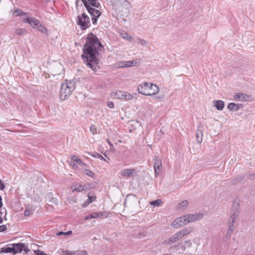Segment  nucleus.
I'll return each mask as SVG.
<instances>
[{"label": "nucleus", "instance_id": "nucleus-1", "mask_svg": "<svg viewBox=\"0 0 255 255\" xmlns=\"http://www.w3.org/2000/svg\"><path fill=\"white\" fill-rule=\"evenodd\" d=\"M103 48L102 44L97 37L92 33H89L86 38V42L84 46V54L82 57L86 59L87 66L94 72L100 68L99 61L98 59L99 51Z\"/></svg>", "mask_w": 255, "mask_h": 255}, {"label": "nucleus", "instance_id": "nucleus-2", "mask_svg": "<svg viewBox=\"0 0 255 255\" xmlns=\"http://www.w3.org/2000/svg\"><path fill=\"white\" fill-rule=\"evenodd\" d=\"M137 91L143 95L152 96L158 93L159 88L155 84L143 82L138 86Z\"/></svg>", "mask_w": 255, "mask_h": 255}, {"label": "nucleus", "instance_id": "nucleus-3", "mask_svg": "<svg viewBox=\"0 0 255 255\" xmlns=\"http://www.w3.org/2000/svg\"><path fill=\"white\" fill-rule=\"evenodd\" d=\"M75 82L66 80V83L62 84L60 91V98L65 100L68 98L75 88Z\"/></svg>", "mask_w": 255, "mask_h": 255}, {"label": "nucleus", "instance_id": "nucleus-4", "mask_svg": "<svg viewBox=\"0 0 255 255\" xmlns=\"http://www.w3.org/2000/svg\"><path fill=\"white\" fill-rule=\"evenodd\" d=\"M76 23L82 30H86L91 25L89 17L85 13H82L77 16Z\"/></svg>", "mask_w": 255, "mask_h": 255}, {"label": "nucleus", "instance_id": "nucleus-5", "mask_svg": "<svg viewBox=\"0 0 255 255\" xmlns=\"http://www.w3.org/2000/svg\"><path fill=\"white\" fill-rule=\"evenodd\" d=\"M11 246L13 247V254L21 253L22 251L26 254L30 252L27 245L24 243L12 244Z\"/></svg>", "mask_w": 255, "mask_h": 255}, {"label": "nucleus", "instance_id": "nucleus-6", "mask_svg": "<svg viewBox=\"0 0 255 255\" xmlns=\"http://www.w3.org/2000/svg\"><path fill=\"white\" fill-rule=\"evenodd\" d=\"M186 215L175 219L171 223V226L174 228L183 227L188 224Z\"/></svg>", "mask_w": 255, "mask_h": 255}, {"label": "nucleus", "instance_id": "nucleus-7", "mask_svg": "<svg viewBox=\"0 0 255 255\" xmlns=\"http://www.w3.org/2000/svg\"><path fill=\"white\" fill-rule=\"evenodd\" d=\"M87 10L92 16L93 23L94 24H96L98 18L101 15V12L96 8L91 7V6L87 8Z\"/></svg>", "mask_w": 255, "mask_h": 255}, {"label": "nucleus", "instance_id": "nucleus-8", "mask_svg": "<svg viewBox=\"0 0 255 255\" xmlns=\"http://www.w3.org/2000/svg\"><path fill=\"white\" fill-rule=\"evenodd\" d=\"M154 170L155 176H157L161 171L162 162L158 156H155L153 158Z\"/></svg>", "mask_w": 255, "mask_h": 255}, {"label": "nucleus", "instance_id": "nucleus-9", "mask_svg": "<svg viewBox=\"0 0 255 255\" xmlns=\"http://www.w3.org/2000/svg\"><path fill=\"white\" fill-rule=\"evenodd\" d=\"M181 238H182L178 231L167 239L165 240L163 242V244L164 245L172 244L177 242Z\"/></svg>", "mask_w": 255, "mask_h": 255}, {"label": "nucleus", "instance_id": "nucleus-10", "mask_svg": "<svg viewBox=\"0 0 255 255\" xmlns=\"http://www.w3.org/2000/svg\"><path fill=\"white\" fill-rule=\"evenodd\" d=\"M102 217L107 218L108 217V213L106 212H94L85 218V220H88L92 219H98Z\"/></svg>", "mask_w": 255, "mask_h": 255}, {"label": "nucleus", "instance_id": "nucleus-11", "mask_svg": "<svg viewBox=\"0 0 255 255\" xmlns=\"http://www.w3.org/2000/svg\"><path fill=\"white\" fill-rule=\"evenodd\" d=\"M234 99L239 101H250L251 96L248 94L242 93H236L234 95Z\"/></svg>", "mask_w": 255, "mask_h": 255}, {"label": "nucleus", "instance_id": "nucleus-12", "mask_svg": "<svg viewBox=\"0 0 255 255\" xmlns=\"http://www.w3.org/2000/svg\"><path fill=\"white\" fill-rule=\"evenodd\" d=\"M187 222H193L201 220L203 217V214L200 213H196L194 214H186V215Z\"/></svg>", "mask_w": 255, "mask_h": 255}, {"label": "nucleus", "instance_id": "nucleus-13", "mask_svg": "<svg viewBox=\"0 0 255 255\" xmlns=\"http://www.w3.org/2000/svg\"><path fill=\"white\" fill-rule=\"evenodd\" d=\"M22 21L25 23H29L34 28H36L40 24L39 20L34 17H27L24 18Z\"/></svg>", "mask_w": 255, "mask_h": 255}, {"label": "nucleus", "instance_id": "nucleus-14", "mask_svg": "<svg viewBox=\"0 0 255 255\" xmlns=\"http://www.w3.org/2000/svg\"><path fill=\"white\" fill-rule=\"evenodd\" d=\"M136 171L134 169H126L121 171L119 174L126 178H128L135 175Z\"/></svg>", "mask_w": 255, "mask_h": 255}, {"label": "nucleus", "instance_id": "nucleus-15", "mask_svg": "<svg viewBox=\"0 0 255 255\" xmlns=\"http://www.w3.org/2000/svg\"><path fill=\"white\" fill-rule=\"evenodd\" d=\"M71 189L74 192L75 191L82 192L84 190H88L90 189V188L88 187L86 185H84L79 183H74L71 185Z\"/></svg>", "mask_w": 255, "mask_h": 255}, {"label": "nucleus", "instance_id": "nucleus-16", "mask_svg": "<svg viewBox=\"0 0 255 255\" xmlns=\"http://www.w3.org/2000/svg\"><path fill=\"white\" fill-rule=\"evenodd\" d=\"M116 96L118 99L126 100H130L133 98L132 96L126 92L119 91L116 92Z\"/></svg>", "mask_w": 255, "mask_h": 255}, {"label": "nucleus", "instance_id": "nucleus-17", "mask_svg": "<svg viewBox=\"0 0 255 255\" xmlns=\"http://www.w3.org/2000/svg\"><path fill=\"white\" fill-rule=\"evenodd\" d=\"M139 63L136 61H126L119 63V67L120 68L131 67L137 65Z\"/></svg>", "mask_w": 255, "mask_h": 255}, {"label": "nucleus", "instance_id": "nucleus-18", "mask_svg": "<svg viewBox=\"0 0 255 255\" xmlns=\"http://www.w3.org/2000/svg\"><path fill=\"white\" fill-rule=\"evenodd\" d=\"M193 227H187L184 228L182 230L179 231L182 238L192 233L194 230Z\"/></svg>", "mask_w": 255, "mask_h": 255}, {"label": "nucleus", "instance_id": "nucleus-19", "mask_svg": "<svg viewBox=\"0 0 255 255\" xmlns=\"http://www.w3.org/2000/svg\"><path fill=\"white\" fill-rule=\"evenodd\" d=\"M214 106L218 110L222 111L224 108L225 104L221 100H214L213 102Z\"/></svg>", "mask_w": 255, "mask_h": 255}, {"label": "nucleus", "instance_id": "nucleus-20", "mask_svg": "<svg viewBox=\"0 0 255 255\" xmlns=\"http://www.w3.org/2000/svg\"><path fill=\"white\" fill-rule=\"evenodd\" d=\"M239 217V212L238 211H235L231 215L229 222L230 223L234 224L236 220H237L238 219Z\"/></svg>", "mask_w": 255, "mask_h": 255}, {"label": "nucleus", "instance_id": "nucleus-21", "mask_svg": "<svg viewBox=\"0 0 255 255\" xmlns=\"http://www.w3.org/2000/svg\"><path fill=\"white\" fill-rule=\"evenodd\" d=\"M241 107V104L231 103L228 105V109L231 111H238Z\"/></svg>", "mask_w": 255, "mask_h": 255}, {"label": "nucleus", "instance_id": "nucleus-22", "mask_svg": "<svg viewBox=\"0 0 255 255\" xmlns=\"http://www.w3.org/2000/svg\"><path fill=\"white\" fill-rule=\"evenodd\" d=\"M1 252L4 253H13V247L11 246V244L8 245L1 248Z\"/></svg>", "mask_w": 255, "mask_h": 255}, {"label": "nucleus", "instance_id": "nucleus-23", "mask_svg": "<svg viewBox=\"0 0 255 255\" xmlns=\"http://www.w3.org/2000/svg\"><path fill=\"white\" fill-rule=\"evenodd\" d=\"M188 202L187 200H183L180 202L178 205L177 208L178 210H184L188 206Z\"/></svg>", "mask_w": 255, "mask_h": 255}, {"label": "nucleus", "instance_id": "nucleus-24", "mask_svg": "<svg viewBox=\"0 0 255 255\" xmlns=\"http://www.w3.org/2000/svg\"><path fill=\"white\" fill-rule=\"evenodd\" d=\"M88 199L87 200V201L85 203H84L83 205V207H86L87 205L91 203L92 202L95 201L96 199V196L91 194V193H89L88 195Z\"/></svg>", "mask_w": 255, "mask_h": 255}, {"label": "nucleus", "instance_id": "nucleus-25", "mask_svg": "<svg viewBox=\"0 0 255 255\" xmlns=\"http://www.w3.org/2000/svg\"><path fill=\"white\" fill-rule=\"evenodd\" d=\"M120 35L123 39H126L128 41H132L133 40L132 37L125 31L121 32Z\"/></svg>", "mask_w": 255, "mask_h": 255}, {"label": "nucleus", "instance_id": "nucleus-26", "mask_svg": "<svg viewBox=\"0 0 255 255\" xmlns=\"http://www.w3.org/2000/svg\"><path fill=\"white\" fill-rule=\"evenodd\" d=\"M86 251H77L75 252H68L67 255H87Z\"/></svg>", "mask_w": 255, "mask_h": 255}, {"label": "nucleus", "instance_id": "nucleus-27", "mask_svg": "<svg viewBox=\"0 0 255 255\" xmlns=\"http://www.w3.org/2000/svg\"><path fill=\"white\" fill-rule=\"evenodd\" d=\"M89 4L95 7H99L100 6V3L97 1V0H87Z\"/></svg>", "mask_w": 255, "mask_h": 255}, {"label": "nucleus", "instance_id": "nucleus-28", "mask_svg": "<svg viewBox=\"0 0 255 255\" xmlns=\"http://www.w3.org/2000/svg\"><path fill=\"white\" fill-rule=\"evenodd\" d=\"M91 155L92 156H93V157H94L95 158H98V159H99L100 160H102L106 161V159L102 155H101L100 154H99V153L94 152L93 154H91Z\"/></svg>", "mask_w": 255, "mask_h": 255}, {"label": "nucleus", "instance_id": "nucleus-29", "mask_svg": "<svg viewBox=\"0 0 255 255\" xmlns=\"http://www.w3.org/2000/svg\"><path fill=\"white\" fill-rule=\"evenodd\" d=\"M162 201L160 199H157L150 202V205H153L154 207H159L161 205Z\"/></svg>", "mask_w": 255, "mask_h": 255}, {"label": "nucleus", "instance_id": "nucleus-30", "mask_svg": "<svg viewBox=\"0 0 255 255\" xmlns=\"http://www.w3.org/2000/svg\"><path fill=\"white\" fill-rule=\"evenodd\" d=\"M39 31L41 32L45 33L47 31L46 28L43 25L40 24L39 26L36 28Z\"/></svg>", "mask_w": 255, "mask_h": 255}, {"label": "nucleus", "instance_id": "nucleus-31", "mask_svg": "<svg viewBox=\"0 0 255 255\" xmlns=\"http://www.w3.org/2000/svg\"><path fill=\"white\" fill-rule=\"evenodd\" d=\"M72 159L80 165H83L84 164L83 162L81 161V160L80 158H78L76 156H73L72 157Z\"/></svg>", "mask_w": 255, "mask_h": 255}, {"label": "nucleus", "instance_id": "nucleus-32", "mask_svg": "<svg viewBox=\"0 0 255 255\" xmlns=\"http://www.w3.org/2000/svg\"><path fill=\"white\" fill-rule=\"evenodd\" d=\"M25 30L22 28H18L16 29L15 33L17 35H24L25 34Z\"/></svg>", "mask_w": 255, "mask_h": 255}, {"label": "nucleus", "instance_id": "nucleus-33", "mask_svg": "<svg viewBox=\"0 0 255 255\" xmlns=\"http://www.w3.org/2000/svg\"><path fill=\"white\" fill-rule=\"evenodd\" d=\"M137 40H138L137 43L142 46H145L147 44L146 41L143 39H141L140 38H137Z\"/></svg>", "mask_w": 255, "mask_h": 255}, {"label": "nucleus", "instance_id": "nucleus-34", "mask_svg": "<svg viewBox=\"0 0 255 255\" xmlns=\"http://www.w3.org/2000/svg\"><path fill=\"white\" fill-rule=\"evenodd\" d=\"M90 131L93 134H95L97 133V128L95 127V126H94V125H92L91 126H90Z\"/></svg>", "mask_w": 255, "mask_h": 255}, {"label": "nucleus", "instance_id": "nucleus-35", "mask_svg": "<svg viewBox=\"0 0 255 255\" xmlns=\"http://www.w3.org/2000/svg\"><path fill=\"white\" fill-rule=\"evenodd\" d=\"M72 232L71 231H68L67 232H59L56 234L57 236H61L62 235H70L72 234Z\"/></svg>", "mask_w": 255, "mask_h": 255}, {"label": "nucleus", "instance_id": "nucleus-36", "mask_svg": "<svg viewBox=\"0 0 255 255\" xmlns=\"http://www.w3.org/2000/svg\"><path fill=\"white\" fill-rule=\"evenodd\" d=\"M32 212L29 209V208L27 207L24 211V215L25 216H28L32 214Z\"/></svg>", "mask_w": 255, "mask_h": 255}, {"label": "nucleus", "instance_id": "nucleus-37", "mask_svg": "<svg viewBox=\"0 0 255 255\" xmlns=\"http://www.w3.org/2000/svg\"><path fill=\"white\" fill-rule=\"evenodd\" d=\"M107 106L110 109H113L114 108V104L113 102L111 101L108 102Z\"/></svg>", "mask_w": 255, "mask_h": 255}, {"label": "nucleus", "instance_id": "nucleus-38", "mask_svg": "<svg viewBox=\"0 0 255 255\" xmlns=\"http://www.w3.org/2000/svg\"><path fill=\"white\" fill-rule=\"evenodd\" d=\"M15 12L17 13L16 15H25L26 13L22 12L21 10L17 9L15 11Z\"/></svg>", "mask_w": 255, "mask_h": 255}, {"label": "nucleus", "instance_id": "nucleus-39", "mask_svg": "<svg viewBox=\"0 0 255 255\" xmlns=\"http://www.w3.org/2000/svg\"><path fill=\"white\" fill-rule=\"evenodd\" d=\"M235 229V226L234 225V224L230 223L229 222V229L230 231H233Z\"/></svg>", "mask_w": 255, "mask_h": 255}, {"label": "nucleus", "instance_id": "nucleus-40", "mask_svg": "<svg viewBox=\"0 0 255 255\" xmlns=\"http://www.w3.org/2000/svg\"><path fill=\"white\" fill-rule=\"evenodd\" d=\"M82 1L85 6L86 7V9L88 8L90 5L89 4L88 1L87 0H82Z\"/></svg>", "mask_w": 255, "mask_h": 255}, {"label": "nucleus", "instance_id": "nucleus-41", "mask_svg": "<svg viewBox=\"0 0 255 255\" xmlns=\"http://www.w3.org/2000/svg\"><path fill=\"white\" fill-rule=\"evenodd\" d=\"M6 229H7V227L5 225H3L0 226V232L5 231H6Z\"/></svg>", "mask_w": 255, "mask_h": 255}, {"label": "nucleus", "instance_id": "nucleus-42", "mask_svg": "<svg viewBox=\"0 0 255 255\" xmlns=\"http://www.w3.org/2000/svg\"><path fill=\"white\" fill-rule=\"evenodd\" d=\"M5 187L4 184L0 179V190H3Z\"/></svg>", "mask_w": 255, "mask_h": 255}, {"label": "nucleus", "instance_id": "nucleus-43", "mask_svg": "<svg viewBox=\"0 0 255 255\" xmlns=\"http://www.w3.org/2000/svg\"><path fill=\"white\" fill-rule=\"evenodd\" d=\"M85 173L86 175H87L89 176H92V174H93L92 172L90 170H86Z\"/></svg>", "mask_w": 255, "mask_h": 255}, {"label": "nucleus", "instance_id": "nucleus-44", "mask_svg": "<svg viewBox=\"0 0 255 255\" xmlns=\"http://www.w3.org/2000/svg\"><path fill=\"white\" fill-rule=\"evenodd\" d=\"M232 232H233V231L228 230L227 234H226L227 237H230L231 235L232 234Z\"/></svg>", "mask_w": 255, "mask_h": 255}, {"label": "nucleus", "instance_id": "nucleus-45", "mask_svg": "<svg viewBox=\"0 0 255 255\" xmlns=\"http://www.w3.org/2000/svg\"><path fill=\"white\" fill-rule=\"evenodd\" d=\"M248 177L251 179L255 178V174H249L248 175Z\"/></svg>", "mask_w": 255, "mask_h": 255}, {"label": "nucleus", "instance_id": "nucleus-46", "mask_svg": "<svg viewBox=\"0 0 255 255\" xmlns=\"http://www.w3.org/2000/svg\"><path fill=\"white\" fill-rule=\"evenodd\" d=\"M2 205H3V204H2V198H1V196L0 195V209L2 207ZM0 214H2V213L0 211Z\"/></svg>", "mask_w": 255, "mask_h": 255}, {"label": "nucleus", "instance_id": "nucleus-47", "mask_svg": "<svg viewBox=\"0 0 255 255\" xmlns=\"http://www.w3.org/2000/svg\"><path fill=\"white\" fill-rule=\"evenodd\" d=\"M196 135H197V141L199 143H201L202 142V138H201L200 140L199 139V134L198 133L196 134Z\"/></svg>", "mask_w": 255, "mask_h": 255}, {"label": "nucleus", "instance_id": "nucleus-48", "mask_svg": "<svg viewBox=\"0 0 255 255\" xmlns=\"http://www.w3.org/2000/svg\"><path fill=\"white\" fill-rule=\"evenodd\" d=\"M107 141L108 142V143H109V144L111 146H113V144L111 143V142L109 140V139H107Z\"/></svg>", "mask_w": 255, "mask_h": 255}, {"label": "nucleus", "instance_id": "nucleus-49", "mask_svg": "<svg viewBox=\"0 0 255 255\" xmlns=\"http://www.w3.org/2000/svg\"><path fill=\"white\" fill-rule=\"evenodd\" d=\"M3 222V220L2 218L0 216V224H1Z\"/></svg>", "mask_w": 255, "mask_h": 255}, {"label": "nucleus", "instance_id": "nucleus-50", "mask_svg": "<svg viewBox=\"0 0 255 255\" xmlns=\"http://www.w3.org/2000/svg\"><path fill=\"white\" fill-rule=\"evenodd\" d=\"M39 255H47L46 254L43 252H41Z\"/></svg>", "mask_w": 255, "mask_h": 255}, {"label": "nucleus", "instance_id": "nucleus-51", "mask_svg": "<svg viewBox=\"0 0 255 255\" xmlns=\"http://www.w3.org/2000/svg\"><path fill=\"white\" fill-rule=\"evenodd\" d=\"M127 201H128V200H127V199H126V201H125V203H127Z\"/></svg>", "mask_w": 255, "mask_h": 255}, {"label": "nucleus", "instance_id": "nucleus-52", "mask_svg": "<svg viewBox=\"0 0 255 255\" xmlns=\"http://www.w3.org/2000/svg\"><path fill=\"white\" fill-rule=\"evenodd\" d=\"M200 133H201L202 136L203 135V133L202 131H200Z\"/></svg>", "mask_w": 255, "mask_h": 255}]
</instances>
